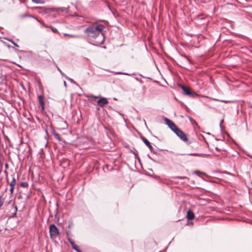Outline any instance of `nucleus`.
Here are the masks:
<instances>
[{"label": "nucleus", "instance_id": "obj_1", "mask_svg": "<svg viewBox=\"0 0 252 252\" xmlns=\"http://www.w3.org/2000/svg\"><path fill=\"white\" fill-rule=\"evenodd\" d=\"M104 28V26L102 24L92 25L85 29L84 33L89 37L94 38H96L98 36H100L103 40L104 36L102 32Z\"/></svg>", "mask_w": 252, "mask_h": 252}, {"label": "nucleus", "instance_id": "obj_2", "mask_svg": "<svg viewBox=\"0 0 252 252\" xmlns=\"http://www.w3.org/2000/svg\"><path fill=\"white\" fill-rule=\"evenodd\" d=\"M49 233L51 238H56L59 235V231L57 226L54 224H50L49 226Z\"/></svg>", "mask_w": 252, "mask_h": 252}, {"label": "nucleus", "instance_id": "obj_3", "mask_svg": "<svg viewBox=\"0 0 252 252\" xmlns=\"http://www.w3.org/2000/svg\"><path fill=\"white\" fill-rule=\"evenodd\" d=\"M174 132L183 141L186 142L188 141V138H187L186 135L179 128H178L177 129H176V130Z\"/></svg>", "mask_w": 252, "mask_h": 252}, {"label": "nucleus", "instance_id": "obj_4", "mask_svg": "<svg viewBox=\"0 0 252 252\" xmlns=\"http://www.w3.org/2000/svg\"><path fill=\"white\" fill-rule=\"evenodd\" d=\"M164 121L166 123V124L168 125V126L173 131L175 132L176 129L179 128L171 120L168 119V118H165L164 119Z\"/></svg>", "mask_w": 252, "mask_h": 252}, {"label": "nucleus", "instance_id": "obj_5", "mask_svg": "<svg viewBox=\"0 0 252 252\" xmlns=\"http://www.w3.org/2000/svg\"><path fill=\"white\" fill-rule=\"evenodd\" d=\"M183 91L184 94L192 97L197 95V94L195 93H193L191 91V90L189 87H186V88H183Z\"/></svg>", "mask_w": 252, "mask_h": 252}, {"label": "nucleus", "instance_id": "obj_6", "mask_svg": "<svg viewBox=\"0 0 252 252\" xmlns=\"http://www.w3.org/2000/svg\"><path fill=\"white\" fill-rule=\"evenodd\" d=\"M141 139L146 145L150 149V151L153 153H155L154 149L151 144V143L144 136H141Z\"/></svg>", "mask_w": 252, "mask_h": 252}, {"label": "nucleus", "instance_id": "obj_7", "mask_svg": "<svg viewBox=\"0 0 252 252\" xmlns=\"http://www.w3.org/2000/svg\"><path fill=\"white\" fill-rule=\"evenodd\" d=\"M97 103L99 106L102 107L108 103V101L106 98L102 97L97 101Z\"/></svg>", "mask_w": 252, "mask_h": 252}, {"label": "nucleus", "instance_id": "obj_8", "mask_svg": "<svg viewBox=\"0 0 252 252\" xmlns=\"http://www.w3.org/2000/svg\"><path fill=\"white\" fill-rule=\"evenodd\" d=\"M38 99L39 105L41 107V110L42 111H44L45 108H44V100H43V96L41 95H38Z\"/></svg>", "mask_w": 252, "mask_h": 252}, {"label": "nucleus", "instance_id": "obj_9", "mask_svg": "<svg viewBox=\"0 0 252 252\" xmlns=\"http://www.w3.org/2000/svg\"><path fill=\"white\" fill-rule=\"evenodd\" d=\"M187 218L189 220H192L194 218V214L190 210L188 211Z\"/></svg>", "mask_w": 252, "mask_h": 252}, {"label": "nucleus", "instance_id": "obj_10", "mask_svg": "<svg viewBox=\"0 0 252 252\" xmlns=\"http://www.w3.org/2000/svg\"><path fill=\"white\" fill-rule=\"evenodd\" d=\"M64 36H67L70 38H80V36L79 35L69 34L67 33H64Z\"/></svg>", "mask_w": 252, "mask_h": 252}, {"label": "nucleus", "instance_id": "obj_11", "mask_svg": "<svg viewBox=\"0 0 252 252\" xmlns=\"http://www.w3.org/2000/svg\"><path fill=\"white\" fill-rule=\"evenodd\" d=\"M54 135L55 138L59 141H62V139L61 138L60 135L59 133L55 132H54Z\"/></svg>", "mask_w": 252, "mask_h": 252}, {"label": "nucleus", "instance_id": "obj_12", "mask_svg": "<svg viewBox=\"0 0 252 252\" xmlns=\"http://www.w3.org/2000/svg\"><path fill=\"white\" fill-rule=\"evenodd\" d=\"M72 248L76 251L77 252H82L78 247L77 245L74 243L73 245H71Z\"/></svg>", "mask_w": 252, "mask_h": 252}, {"label": "nucleus", "instance_id": "obj_13", "mask_svg": "<svg viewBox=\"0 0 252 252\" xmlns=\"http://www.w3.org/2000/svg\"><path fill=\"white\" fill-rule=\"evenodd\" d=\"M97 98H98L97 96H95L93 95H91L89 97V100L90 101H96Z\"/></svg>", "mask_w": 252, "mask_h": 252}, {"label": "nucleus", "instance_id": "obj_14", "mask_svg": "<svg viewBox=\"0 0 252 252\" xmlns=\"http://www.w3.org/2000/svg\"><path fill=\"white\" fill-rule=\"evenodd\" d=\"M16 184V180L14 177H13L12 181L10 182L9 185L10 187H15V185Z\"/></svg>", "mask_w": 252, "mask_h": 252}, {"label": "nucleus", "instance_id": "obj_15", "mask_svg": "<svg viewBox=\"0 0 252 252\" xmlns=\"http://www.w3.org/2000/svg\"><path fill=\"white\" fill-rule=\"evenodd\" d=\"M20 186L23 188H27L28 187L29 185L27 182H22L20 184Z\"/></svg>", "mask_w": 252, "mask_h": 252}, {"label": "nucleus", "instance_id": "obj_16", "mask_svg": "<svg viewBox=\"0 0 252 252\" xmlns=\"http://www.w3.org/2000/svg\"><path fill=\"white\" fill-rule=\"evenodd\" d=\"M32 2L35 3H43L44 1L43 0H32Z\"/></svg>", "mask_w": 252, "mask_h": 252}, {"label": "nucleus", "instance_id": "obj_17", "mask_svg": "<svg viewBox=\"0 0 252 252\" xmlns=\"http://www.w3.org/2000/svg\"><path fill=\"white\" fill-rule=\"evenodd\" d=\"M49 28H50L51 29V30H52V31L54 32V33H56V32H58V30L56 28H54L52 26L51 27H49Z\"/></svg>", "mask_w": 252, "mask_h": 252}, {"label": "nucleus", "instance_id": "obj_18", "mask_svg": "<svg viewBox=\"0 0 252 252\" xmlns=\"http://www.w3.org/2000/svg\"><path fill=\"white\" fill-rule=\"evenodd\" d=\"M67 240H68V242H69V243L71 245H73V244H74V243H75L70 238H68Z\"/></svg>", "mask_w": 252, "mask_h": 252}, {"label": "nucleus", "instance_id": "obj_19", "mask_svg": "<svg viewBox=\"0 0 252 252\" xmlns=\"http://www.w3.org/2000/svg\"><path fill=\"white\" fill-rule=\"evenodd\" d=\"M37 20L39 22H40V23L41 24V25H42L44 27H45V28H49V26H48L47 25H46L44 23L41 22L40 21L38 20V19H37Z\"/></svg>", "mask_w": 252, "mask_h": 252}, {"label": "nucleus", "instance_id": "obj_20", "mask_svg": "<svg viewBox=\"0 0 252 252\" xmlns=\"http://www.w3.org/2000/svg\"><path fill=\"white\" fill-rule=\"evenodd\" d=\"M14 189V187H10V191L11 194L13 193Z\"/></svg>", "mask_w": 252, "mask_h": 252}, {"label": "nucleus", "instance_id": "obj_21", "mask_svg": "<svg viewBox=\"0 0 252 252\" xmlns=\"http://www.w3.org/2000/svg\"><path fill=\"white\" fill-rule=\"evenodd\" d=\"M27 16L33 17V16H32V15H29V14H25L23 16H22L23 17H27Z\"/></svg>", "mask_w": 252, "mask_h": 252}, {"label": "nucleus", "instance_id": "obj_22", "mask_svg": "<svg viewBox=\"0 0 252 252\" xmlns=\"http://www.w3.org/2000/svg\"><path fill=\"white\" fill-rule=\"evenodd\" d=\"M65 9L64 8H58V10H61L62 12L63 11H65Z\"/></svg>", "mask_w": 252, "mask_h": 252}, {"label": "nucleus", "instance_id": "obj_23", "mask_svg": "<svg viewBox=\"0 0 252 252\" xmlns=\"http://www.w3.org/2000/svg\"><path fill=\"white\" fill-rule=\"evenodd\" d=\"M177 178H179V179H185V178H186V177H181V176H178V177H176Z\"/></svg>", "mask_w": 252, "mask_h": 252}, {"label": "nucleus", "instance_id": "obj_24", "mask_svg": "<svg viewBox=\"0 0 252 252\" xmlns=\"http://www.w3.org/2000/svg\"><path fill=\"white\" fill-rule=\"evenodd\" d=\"M181 106L184 107L185 108H187V106L185 104H184L183 103H181Z\"/></svg>", "mask_w": 252, "mask_h": 252}, {"label": "nucleus", "instance_id": "obj_25", "mask_svg": "<svg viewBox=\"0 0 252 252\" xmlns=\"http://www.w3.org/2000/svg\"><path fill=\"white\" fill-rule=\"evenodd\" d=\"M179 86L181 87V88L183 90V88H186V86H184V85H181V84H180L179 85Z\"/></svg>", "mask_w": 252, "mask_h": 252}, {"label": "nucleus", "instance_id": "obj_26", "mask_svg": "<svg viewBox=\"0 0 252 252\" xmlns=\"http://www.w3.org/2000/svg\"><path fill=\"white\" fill-rule=\"evenodd\" d=\"M12 44L16 47H19L18 45L15 43L14 42H12Z\"/></svg>", "mask_w": 252, "mask_h": 252}, {"label": "nucleus", "instance_id": "obj_27", "mask_svg": "<svg viewBox=\"0 0 252 252\" xmlns=\"http://www.w3.org/2000/svg\"><path fill=\"white\" fill-rule=\"evenodd\" d=\"M58 69L60 72V73H61L62 75L63 74V72L62 71V70L59 67H58Z\"/></svg>", "mask_w": 252, "mask_h": 252}, {"label": "nucleus", "instance_id": "obj_28", "mask_svg": "<svg viewBox=\"0 0 252 252\" xmlns=\"http://www.w3.org/2000/svg\"><path fill=\"white\" fill-rule=\"evenodd\" d=\"M189 155H190V156H197L198 155L196 154H189Z\"/></svg>", "mask_w": 252, "mask_h": 252}, {"label": "nucleus", "instance_id": "obj_29", "mask_svg": "<svg viewBox=\"0 0 252 252\" xmlns=\"http://www.w3.org/2000/svg\"><path fill=\"white\" fill-rule=\"evenodd\" d=\"M221 101L225 102V103H227L228 102V101H226V100H221Z\"/></svg>", "mask_w": 252, "mask_h": 252}, {"label": "nucleus", "instance_id": "obj_30", "mask_svg": "<svg viewBox=\"0 0 252 252\" xmlns=\"http://www.w3.org/2000/svg\"><path fill=\"white\" fill-rule=\"evenodd\" d=\"M8 40L11 42L12 43V42H14L11 39H8Z\"/></svg>", "mask_w": 252, "mask_h": 252}, {"label": "nucleus", "instance_id": "obj_31", "mask_svg": "<svg viewBox=\"0 0 252 252\" xmlns=\"http://www.w3.org/2000/svg\"><path fill=\"white\" fill-rule=\"evenodd\" d=\"M67 79H68V80H70V81H71V80H72V79H71L68 78H67Z\"/></svg>", "mask_w": 252, "mask_h": 252}, {"label": "nucleus", "instance_id": "obj_32", "mask_svg": "<svg viewBox=\"0 0 252 252\" xmlns=\"http://www.w3.org/2000/svg\"><path fill=\"white\" fill-rule=\"evenodd\" d=\"M119 74H123V73H121V72H119ZM123 74H126V73H123Z\"/></svg>", "mask_w": 252, "mask_h": 252}, {"label": "nucleus", "instance_id": "obj_33", "mask_svg": "<svg viewBox=\"0 0 252 252\" xmlns=\"http://www.w3.org/2000/svg\"><path fill=\"white\" fill-rule=\"evenodd\" d=\"M214 100H217V101H219V100H218V99H214Z\"/></svg>", "mask_w": 252, "mask_h": 252}]
</instances>
